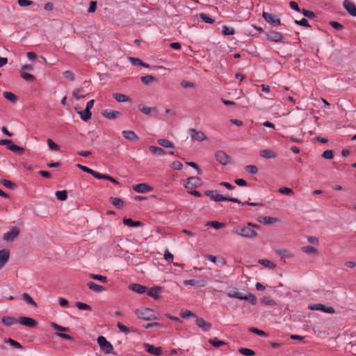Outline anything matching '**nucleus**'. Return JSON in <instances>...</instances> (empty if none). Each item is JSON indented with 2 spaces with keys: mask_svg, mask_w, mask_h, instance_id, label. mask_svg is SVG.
<instances>
[{
  "mask_svg": "<svg viewBox=\"0 0 356 356\" xmlns=\"http://www.w3.org/2000/svg\"><path fill=\"white\" fill-rule=\"evenodd\" d=\"M252 228L259 229L257 225L248 222L247 226H237L232 229V233L246 238H253L257 236V233Z\"/></svg>",
  "mask_w": 356,
  "mask_h": 356,
  "instance_id": "nucleus-1",
  "label": "nucleus"
},
{
  "mask_svg": "<svg viewBox=\"0 0 356 356\" xmlns=\"http://www.w3.org/2000/svg\"><path fill=\"white\" fill-rule=\"evenodd\" d=\"M227 296L229 298L247 300L250 302L252 305H255L257 302V298L254 294L248 293L247 294L243 295L242 293L239 292L236 288H233L230 291H227Z\"/></svg>",
  "mask_w": 356,
  "mask_h": 356,
  "instance_id": "nucleus-2",
  "label": "nucleus"
},
{
  "mask_svg": "<svg viewBox=\"0 0 356 356\" xmlns=\"http://www.w3.org/2000/svg\"><path fill=\"white\" fill-rule=\"evenodd\" d=\"M205 195L211 198V200L215 202H221V201H229L235 203H241V201L235 197H231L228 196H224L222 195L217 193L216 191H206Z\"/></svg>",
  "mask_w": 356,
  "mask_h": 356,
  "instance_id": "nucleus-3",
  "label": "nucleus"
},
{
  "mask_svg": "<svg viewBox=\"0 0 356 356\" xmlns=\"http://www.w3.org/2000/svg\"><path fill=\"white\" fill-rule=\"evenodd\" d=\"M135 314L138 318L145 321H152L157 319V316L153 309L149 308H140L135 311Z\"/></svg>",
  "mask_w": 356,
  "mask_h": 356,
  "instance_id": "nucleus-4",
  "label": "nucleus"
},
{
  "mask_svg": "<svg viewBox=\"0 0 356 356\" xmlns=\"http://www.w3.org/2000/svg\"><path fill=\"white\" fill-rule=\"evenodd\" d=\"M183 185L188 189H194L202 185L201 179L198 177H190L183 180Z\"/></svg>",
  "mask_w": 356,
  "mask_h": 356,
  "instance_id": "nucleus-5",
  "label": "nucleus"
},
{
  "mask_svg": "<svg viewBox=\"0 0 356 356\" xmlns=\"http://www.w3.org/2000/svg\"><path fill=\"white\" fill-rule=\"evenodd\" d=\"M97 343L101 348V350L106 354H110L113 350V345L106 340V339L100 336L97 338Z\"/></svg>",
  "mask_w": 356,
  "mask_h": 356,
  "instance_id": "nucleus-6",
  "label": "nucleus"
},
{
  "mask_svg": "<svg viewBox=\"0 0 356 356\" xmlns=\"http://www.w3.org/2000/svg\"><path fill=\"white\" fill-rule=\"evenodd\" d=\"M262 16L268 23L274 26H280L281 24L280 19L272 13L263 12Z\"/></svg>",
  "mask_w": 356,
  "mask_h": 356,
  "instance_id": "nucleus-7",
  "label": "nucleus"
},
{
  "mask_svg": "<svg viewBox=\"0 0 356 356\" xmlns=\"http://www.w3.org/2000/svg\"><path fill=\"white\" fill-rule=\"evenodd\" d=\"M216 160L223 165H227L230 162V156L222 150H218L216 152Z\"/></svg>",
  "mask_w": 356,
  "mask_h": 356,
  "instance_id": "nucleus-8",
  "label": "nucleus"
},
{
  "mask_svg": "<svg viewBox=\"0 0 356 356\" xmlns=\"http://www.w3.org/2000/svg\"><path fill=\"white\" fill-rule=\"evenodd\" d=\"M189 133L192 140H196L198 142H202L207 140L206 135L201 131H197L195 129H190Z\"/></svg>",
  "mask_w": 356,
  "mask_h": 356,
  "instance_id": "nucleus-9",
  "label": "nucleus"
},
{
  "mask_svg": "<svg viewBox=\"0 0 356 356\" xmlns=\"http://www.w3.org/2000/svg\"><path fill=\"white\" fill-rule=\"evenodd\" d=\"M19 234V229L17 227H13L9 232L3 234V240L11 242L13 241Z\"/></svg>",
  "mask_w": 356,
  "mask_h": 356,
  "instance_id": "nucleus-10",
  "label": "nucleus"
},
{
  "mask_svg": "<svg viewBox=\"0 0 356 356\" xmlns=\"http://www.w3.org/2000/svg\"><path fill=\"white\" fill-rule=\"evenodd\" d=\"M311 310L321 311L327 314H334L335 310L332 307H327L322 304H315L309 307Z\"/></svg>",
  "mask_w": 356,
  "mask_h": 356,
  "instance_id": "nucleus-11",
  "label": "nucleus"
},
{
  "mask_svg": "<svg viewBox=\"0 0 356 356\" xmlns=\"http://www.w3.org/2000/svg\"><path fill=\"white\" fill-rule=\"evenodd\" d=\"M343 6L351 16L356 17V6L353 2L349 0H345L343 3Z\"/></svg>",
  "mask_w": 356,
  "mask_h": 356,
  "instance_id": "nucleus-12",
  "label": "nucleus"
},
{
  "mask_svg": "<svg viewBox=\"0 0 356 356\" xmlns=\"http://www.w3.org/2000/svg\"><path fill=\"white\" fill-rule=\"evenodd\" d=\"M267 39L270 41L279 42H282L283 39L282 34L280 32L275 31H269L267 34Z\"/></svg>",
  "mask_w": 356,
  "mask_h": 356,
  "instance_id": "nucleus-13",
  "label": "nucleus"
},
{
  "mask_svg": "<svg viewBox=\"0 0 356 356\" xmlns=\"http://www.w3.org/2000/svg\"><path fill=\"white\" fill-rule=\"evenodd\" d=\"M102 114L105 118L108 120H115L121 115L119 111L111 109L104 110L102 111Z\"/></svg>",
  "mask_w": 356,
  "mask_h": 356,
  "instance_id": "nucleus-14",
  "label": "nucleus"
},
{
  "mask_svg": "<svg viewBox=\"0 0 356 356\" xmlns=\"http://www.w3.org/2000/svg\"><path fill=\"white\" fill-rule=\"evenodd\" d=\"M18 322L23 325L31 328L35 327L37 324L36 321L33 318L25 316L19 317Z\"/></svg>",
  "mask_w": 356,
  "mask_h": 356,
  "instance_id": "nucleus-15",
  "label": "nucleus"
},
{
  "mask_svg": "<svg viewBox=\"0 0 356 356\" xmlns=\"http://www.w3.org/2000/svg\"><path fill=\"white\" fill-rule=\"evenodd\" d=\"M145 350L154 355L159 356L162 354V348L161 347H154L153 345L149 343H144Z\"/></svg>",
  "mask_w": 356,
  "mask_h": 356,
  "instance_id": "nucleus-16",
  "label": "nucleus"
},
{
  "mask_svg": "<svg viewBox=\"0 0 356 356\" xmlns=\"http://www.w3.org/2000/svg\"><path fill=\"white\" fill-rule=\"evenodd\" d=\"M138 109L141 113L146 115H150L152 113L156 115L158 113V110L156 107H149L144 104H139Z\"/></svg>",
  "mask_w": 356,
  "mask_h": 356,
  "instance_id": "nucleus-17",
  "label": "nucleus"
},
{
  "mask_svg": "<svg viewBox=\"0 0 356 356\" xmlns=\"http://www.w3.org/2000/svg\"><path fill=\"white\" fill-rule=\"evenodd\" d=\"M10 258V251L8 249L0 250V270L6 265Z\"/></svg>",
  "mask_w": 356,
  "mask_h": 356,
  "instance_id": "nucleus-18",
  "label": "nucleus"
},
{
  "mask_svg": "<svg viewBox=\"0 0 356 356\" xmlns=\"http://www.w3.org/2000/svg\"><path fill=\"white\" fill-rule=\"evenodd\" d=\"M196 325L204 331H208L211 328V324L210 323L207 322L202 318L200 317L196 318Z\"/></svg>",
  "mask_w": 356,
  "mask_h": 356,
  "instance_id": "nucleus-19",
  "label": "nucleus"
},
{
  "mask_svg": "<svg viewBox=\"0 0 356 356\" xmlns=\"http://www.w3.org/2000/svg\"><path fill=\"white\" fill-rule=\"evenodd\" d=\"M129 289L137 293L143 294L146 293L147 287L140 284H131Z\"/></svg>",
  "mask_w": 356,
  "mask_h": 356,
  "instance_id": "nucleus-20",
  "label": "nucleus"
},
{
  "mask_svg": "<svg viewBox=\"0 0 356 356\" xmlns=\"http://www.w3.org/2000/svg\"><path fill=\"white\" fill-rule=\"evenodd\" d=\"M161 292V288L157 286L151 287L147 291H146L147 294L154 299L159 298Z\"/></svg>",
  "mask_w": 356,
  "mask_h": 356,
  "instance_id": "nucleus-21",
  "label": "nucleus"
},
{
  "mask_svg": "<svg viewBox=\"0 0 356 356\" xmlns=\"http://www.w3.org/2000/svg\"><path fill=\"white\" fill-rule=\"evenodd\" d=\"M134 190L137 193H146L151 191L152 188L147 184H138L134 186Z\"/></svg>",
  "mask_w": 356,
  "mask_h": 356,
  "instance_id": "nucleus-22",
  "label": "nucleus"
},
{
  "mask_svg": "<svg viewBox=\"0 0 356 356\" xmlns=\"http://www.w3.org/2000/svg\"><path fill=\"white\" fill-rule=\"evenodd\" d=\"M207 282L205 280H187L184 281V284L191 285V286H197L199 287H203L206 285Z\"/></svg>",
  "mask_w": 356,
  "mask_h": 356,
  "instance_id": "nucleus-23",
  "label": "nucleus"
},
{
  "mask_svg": "<svg viewBox=\"0 0 356 356\" xmlns=\"http://www.w3.org/2000/svg\"><path fill=\"white\" fill-rule=\"evenodd\" d=\"M87 286L90 290H92L96 293H102V292L106 291V288L104 286H101L98 284H96L93 282H88Z\"/></svg>",
  "mask_w": 356,
  "mask_h": 356,
  "instance_id": "nucleus-24",
  "label": "nucleus"
},
{
  "mask_svg": "<svg viewBox=\"0 0 356 356\" xmlns=\"http://www.w3.org/2000/svg\"><path fill=\"white\" fill-rule=\"evenodd\" d=\"M259 155L266 159H275L277 155L270 149H262L259 152Z\"/></svg>",
  "mask_w": 356,
  "mask_h": 356,
  "instance_id": "nucleus-25",
  "label": "nucleus"
},
{
  "mask_svg": "<svg viewBox=\"0 0 356 356\" xmlns=\"http://www.w3.org/2000/svg\"><path fill=\"white\" fill-rule=\"evenodd\" d=\"M258 221L264 225H271L274 222H277L278 219L276 218L269 216H261L258 218Z\"/></svg>",
  "mask_w": 356,
  "mask_h": 356,
  "instance_id": "nucleus-26",
  "label": "nucleus"
},
{
  "mask_svg": "<svg viewBox=\"0 0 356 356\" xmlns=\"http://www.w3.org/2000/svg\"><path fill=\"white\" fill-rule=\"evenodd\" d=\"M113 96L118 102H130L131 101L128 96L122 93H114Z\"/></svg>",
  "mask_w": 356,
  "mask_h": 356,
  "instance_id": "nucleus-27",
  "label": "nucleus"
},
{
  "mask_svg": "<svg viewBox=\"0 0 356 356\" xmlns=\"http://www.w3.org/2000/svg\"><path fill=\"white\" fill-rule=\"evenodd\" d=\"M122 136L129 140H136L138 139V136L133 131H123Z\"/></svg>",
  "mask_w": 356,
  "mask_h": 356,
  "instance_id": "nucleus-28",
  "label": "nucleus"
},
{
  "mask_svg": "<svg viewBox=\"0 0 356 356\" xmlns=\"http://www.w3.org/2000/svg\"><path fill=\"white\" fill-rule=\"evenodd\" d=\"M275 252L282 258H292L293 257V253L286 249H277Z\"/></svg>",
  "mask_w": 356,
  "mask_h": 356,
  "instance_id": "nucleus-29",
  "label": "nucleus"
},
{
  "mask_svg": "<svg viewBox=\"0 0 356 356\" xmlns=\"http://www.w3.org/2000/svg\"><path fill=\"white\" fill-rule=\"evenodd\" d=\"M109 200H110L111 203L113 206H115L116 208L122 209L123 207L124 203H123L122 200H121L120 198L115 197H111L109 198Z\"/></svg>",
  "mask_w": 356,
  "mask_h": 356,
  "instance_id": "nucleus-30",
  "label": "nucleus"
},
{
  "mask_svg": "<svg viewBox=\"0 0 356 356\" xmlns=\"http://www.w3.org/2000/svg\"><path fill=\"white\" fill-rule=\"evenodd\" d=\"M301 250L307 254L317 255L318 254V250L312 246H303L301 248Z\"/></svg>",
  "mask_w": 356,
  "mask_h": 356,
  "instance_id": "nucleus-31",
  "label": "nucleus"
},
{
  "mask_svg": "<svg viewBox=\"0 0 356 356\" xmlns=\"http://www.w3.org/2000/svg\"><path fill=\"white\" fill-rule=\"evenodd\" d=\"M1 322L6 326H10L18 322V321L11 316H3L1 319Z\"/></svg>",
  "mask_w": 356,
  "mask_h": 356,
  "instance_id": "nucleus-32",
  "label": "nucleus"
},
{
  "mask_svg": "<svg viewBox=\"0 0 356 356\" xmlns=\"http://www.w3.org/2000/svg\"><path fill=\"white\" fill-rule=\"evenodd\" d=\"M78 113L79 114L81 119L86 122L90 120L92 116L91 111L86 108L84 111H78Z\"/></svg>",
  "mask_w": 356,
  "mask_h": 356,
  "instance_id": "nucleus-33",
  "label": "nucleus"
},
{
  "mask_svg": "<svg viewBox=\"0 0 356 356\" xmlns=\"http://www.w3.org/2000/svg\"><path fill=\"white\" fill-rule=\"evenodd\" d=\"M123 223L130 227L141 226L140 221H133L131 218H124Z\"/></svg>",
  "mask_w": 356,
  "mask_h": 356,
  "instance_id": "nucleus-34",
  "label": "nucleus"
},
{
  "mask_svg": "<svg viewBox=\"0 0 356 356\" xmlns=\"http://www.w3.org/2000/svg\"><path fill=\"white\" fill-rule=\"evenodd\" d=\"M149 149L154 155L163 156L165 154V152L159 147L149 146Z\"/></svg>",
  "mask_w": 356,
  "mask_h": 356,
  "instance_id": "nucleus-35",
  "label": "nucleus"
},
{
  "mask_svg": "<svg viewBox=\"0 0 356 356\" xmlns=\"http://www.w3.org/2000/svg\"><path fill=\"white\" fill-rule=\"evenodd\" d=\"M157 143L159 145H160L162 147H166V148H174L173 143L170 141L169 140L161 138L157 140Z\"/></svg>",
  "mask_w": 356,
  "mask_h": 356,
  "instance_id": "nucleus-36",
  "label": "nucleus"
},
{
  "mask_svg": "<svg viewBox=\"0 0 356 356\" xmlns=\"http://www.w3.org/2000/svg\"><path fill=\"white\" fill-rule=\"evenodd\" d=\"M72 97L76 100L83 98L85 97L83 88H79L74 90L72 92Z\"/></svg>",
  "mask_w": 356,
  "mask_h": 356,
  "instance_id": "nucleus-37",
  "label": "nucleus"
},
{
  "mask_svg": "<svg viewBox=\"0 0 356 356\" xmlns=\"http://www.w3.org/2000/svg\"><path fill=\"white\" fill-rule=\"evenodd\" d=\"M3 97L12 103H15L17 101V96L11 92H4L3 93Z\"/></svg>",
  "mask_w": 356,
  "mask_h": 356,
  "instance_id": "nucleus-38",
  "label": "nucleus"
},
{
  "mask_svg": "<svg viewBox=\"0 0 356 356\" xmlns=\"http://www.w3.org/2000/svg\"><path fill=\"white\" fill-rule=\"evenodd\" d=\"M7 148L12 151V152H16L19 154H23L24 152V149L22 147H20V146H18L17 145H9L8 147H7Z\"/></svg>",
  "mask_w": 356,
  "mask_h": 356,
  "instance_id": "nucleus-39",
  "label": "nucleus"
},
{
  "mask_svg": "<svg viewBox=\"0 0 356 356\" xmlns=\"http://www.w3.org/2000/svg\"><path fill=\"white\" fill-rule=\"evenodd\" d=\"M259 263L270 269H273L276 267V264L268 259H259Z\"/></svg>",
  "mask_w": 356,
  "mask_h": 356,
  "instance_id": "nucleus-40",
  "label": "nucleus"
},
{
  "mask_svg": "<svg viewBox=\"0 0 356 356\" xmlns=\"http://www.w3.org/2000/svg\"><path fill=\"white\" fill-rule=\"evenodd\" d=\"M1 184L3 185L5 187L9 188V189H15L16 188L17 186L15 183L8 180V179H1L0 181Z\"/></svg>",
  "mask_w": 356,
  "mask_h": 356,
  "instance_id": "nucleus-41",
  "label": "nucleus"
},
{
  "mask_svg": "<svg viewBox=\"0 0 356 356\" xmlns=\"http://www.w3.org/2000/svg\"><path fill=\"white\" fill-rule=\"evenodd\" d=\"M141 81L145 84H150L151 83L156 81V79L152 75H146L140 78Z\"/></svg>",
  "mask_w": 356,
  "mask_h": 356,
  "instance_id": "nucleus-42",
  "label": "nucleus"
},
{
  "mask_svg": "<svg viewBox=\"0 0 356 356\" xmlns=\"http://www.w3.org/2000/svg\"><path fill=\"white\" fill-rule=\"evenodd\" d=\"M22 299L29 305H31L33 307H37V304L33 300V298L28 293L22 294Z\"/></svg>",
  "mask_w": 356,
  "mask_h": 356,
  "instance_id": "nucleus-43",
  "label": "nucleus"
},
{
  "mask_svg": "<svg viewBox=\"0 0 356 356\" xmlns=\"http://www.w3.org/2000/svg\"><path fill=\"white\" fill-rule=\"evenodd\" d=\"M90 277L92 280H98L102 283H106L107 282V277L106 276H103L101 275H96V274H90Z\"/></svg>",
  "mask_w": 356,
  "mask_h": 356,
  "instance_id": "nucleus-44",
  "label": "nucleus"
},
{
  "mask_svg": "<svg viewBox=\"0 0 356 356\" xmlns=\"http://www.w3.org/2000/svg\"><path fill=\"white\" fill-rule=\"evenodd\" d=\"M209 342L215 347H220L226 344L225 342L219 340L217 337L209 339Z\"/></svg>",
  "mask_w": 356,
  "mask_h": 356,
  "instance_id": "nucleus-45",
  "label": "nucleus"
},
{
  "mask_svg": "<svg viewBox=\"0 0 356 356\" xmlns=\"http://www.w3.org/2000/svg\"><path fill=\"white\" fill-rule=\"evenodd\" d=\"M238 352L243 355L245 356H254L255 355V352L251 349L245 348H240L238 349Z\"/></svg>",
  "mask_w": 356,
  "mask_h": 356,
  "instance_id": "nucleus-46",
  "label": "nucleus"
},
{
  "mask_svg": "<svg viewBox=\"0 0 356 356\" xmlns=\"http://www.w3.org/2000/svg\"><path fill=\"white\" fill-rule=\"evenodd\" d=\"M56 196L58 200L65 201L67 197V193L66 191H59L56 192Z\"/></svg>",
  "mask_w": 356,
  "mask_h": 356,
  "instance_id": "nucleus-47",
  "label": "nucleus"
},
{
  "mask_svg": "<svg viewBox=\"0 0 356 356\" xmlns=\"http://www.w3.org/2000/svg\"><path fill=\"white\" fill-rule=\"evenodd\" d=\"M261 302L266 305L275 306L276 302L270 297H264L261 299Z\"/></svg>",
  "mask_w": 356,
  "mask_h": 356,
  "instance_id": "nucleus-48",
  "label": "nucleus"
},
{
  "mask_svg": "<svg viewBox=\"0 0 356 356\" xmlns=\"http://www.w3.org/2000/svg\"><path fill=\"white\" fill-rule=\"evenodd\" d=\"M51 326L53 329H54L55 330H57V331H60V332H69L70 331L69 327L60 326L56 323H51Z\"/></svg>",
  "mask_w": 356,
  "mask_h": 356,
  "instance_id": "nucleus-49",
  "label": "nucleus"
},
{
  "mask_svg": "<svg viewBox=\"0 0 356 356\" xmlns=\"http://www.w3.org/2000/svg\"><path fill=\"white\" fill-rule=\"evenodd\" d=\"M246 172L251 175H255L258 172V168L254 165H248L245 167Z\"/></svg>",
  "mask_w": 356,
  "mask_h": 356,
  "instance_id": "nucleus-50",
  "label": "nucleus"
},
{
  "mask_svg": "<svg viewBox=\"0 0 356 356\" xmlns=\"http://www.w3.org/2000/svg\"><path fill=\"white\" fill-rule=\"evenodd\" d=\"M76 307L80 310H86V311L91 310V307L90 305H88L86 303L81 302H76Z\"/></svg>",
  "mask_w": 356,
  "mask_h": 356,
  "instance_id": "nucleus-51",
  "label": "nucleus"
},
{
  "mask_svg": "<svg viewBox=\"0 0 356 356\" xmlns=\"http://www.w3.org/2000/svg\"><path fill=\"white\" fill-rule=\"evenodd\" d=\"M235 33V31L233 28H229L227 26H223L222 33L224 35H234Z\"/></svg>",
  "mask_w": 356,
  "mask_h": 356,
  "instance_id": "nucleus-52",
  "label": "nucleus"
},
{
  "mask_svg": "<svg viewBox=\"0 0 356 356\" xmlns=\"http://www.w3.org/2000/svg\"><path fill=\"white\" fill-rule=\"evenodd\" d=\"M278 191L280 193L284 194V195H293V190L291 188H288V187L280 188Z\"/></svg>",
  "mask_w": 356,
  "mask_h": 356,
  "instance_id": "nucleus-53",
  "label": "nucleus"
},
{
  "mask_svg": "<svg viewBox=\"0 0 356 356\" xmlns=\"http://www.w3.org/2000/svg\"><path fill=\"white\" fill-rule=\"evenodd\" d=\"M200 17L205 23L212 24L214 22V20L211 17H210L209 15H207L205 13H200Z\"/></svg>",
  "mask_w": 356,
  "mask_h": 356,
  "instance_id": "nucleus-54",
  "label": "nucleus"
},
{
  "mask_svg": "<svg viewBox=\"0 0 356 356\" xmlns=\"http://www.w3.org/2000/svg\"><path fill=\"white\" fill-rule=\"evenodd\" d=\"M21 76L26 81H34L35 80V77L27 72H21Z\"/></svg>",
  "mask_w": 356,
  "mask_h": 356,
  "instance_id": "nucleus-55",
  "label": "nucleus"
},
{
  "mask_svg": "<svg viewBox=\"0 0 356 356\" xmlns=\"http://www.w3.org/2000/svg\"><path fill=\"white\" fill-rule=\"evenodd\" d=\"M47 144L50 149L53 151L59 150V146L56 145L51 139H47Z\"/></svg>",
  "mask_w": 356,
  "mask_h": 356,
  "instance_id": "nucleus-56",
  "label": "nucleus"
},
{
  "mask_svg": "<svg viewBox=\"0 0 356 356\" xmlns=\"http://www.w3.org/2000/svg\"><path fill=\"white\" fill-rule=\"evenodd\" d=\"M301 13H302V15L306 17H308L309 19H313L315 17V14L314 12L311 11V10H307V9H305L303 8L302 10H301Z\"/></svg>",
  "mask_w": 356,
  "mask_h": 356,
  "instance_id": "nucleus-57",
  "label": "nucleus"
},
{
  "mask_svg": "<svg viewBox=\"0 0 356 356\" xmlns=\"http://www.w3.org/2000/svg\"><path fill=\"white\" fill-rule=\"evenodd\" d=\"M63 76L65 79L71 81L74 80V74L72 71L70 70L65 71L63 72Z\"/></svg>",
  "mask_w": 356,
  "mask_h": 356,
  "instance_id": "nucleus-58",
  "label": "nucleus"
},
{
  "mask_svg": "<svg viewBox=\"0 0 356 356\" xmlns=\"http://www.w3.org/2000/svg\"><path fill=\"white\" fill-rule=\"evenodd\" d=\"M295 23L302 26L310 27L308 20L305 18H302L300 20H295Z\"/></svg>",
  "mask_w": 356,
  "mask_h": 356,
  "instance_id": "nucleus-59",
  "label": "nucleus"
},
{
  "mask_svg": "<svg viewBox=\"0 0 356 356\" xmlns=\"http://www.w3.org/2000/svg\"><path fill=\"white\" fill-rule=\"evenodd\" d=\"M180 315L184 318H188L189 317H195V314L194 313H193L188 310L181 311L180 313Z\"/></svg>",
  "mask_w": 356,
  "mask_h": 356,
  "instance_id": "nucleus-60",
  "label": "nucleus"
},
{
  "mask_svg": "<svg viewBox=\"0 0 356 356\" xmlns=\"http://www.w3.org/2000/svg\"><path fill=\"white\" fill-rule=\"evenodd\" d=\"M249 331L252 332V333H255L259 336H261V337H266L267 334L265 332H264L263 330H259L256 327H250L249 329Z\"/></svg>",
  "mask_w": 356,
  "mask_h": 356,
  "instance_id": "nucleus-61",
  "label": "nucleus"
},
{
  "mask_svg": "<svg viewBox=\"0 0 356 356\" xmlns=\"http://www.w3.org/2000/svg\"><path fill=\"white\" fill-rule=\"evenodd\" d=\"M56 335L59 337L60 338L63 339H65L70 341H74V339L69 334H65V333H60L57 332L56 333Z\"/></svg>",
  "mask_w": 356,
  "mask_h": 356,
  "instance_id": "nucleus-62",
  "label": "nucleus"
},
{
  "mask_svg": "<svg viewBox=\"0 0 356 356\" xmlns=\"http://www.w3.org/2000/svg\"><path fill=\"white\" fill-rule=\"evenodd\" d=\"M6 342L9 343L12 346H13L16 348H18V349L22 348V345L19 342H17L12 339H8V340H6Z\"/></svg>",
  "mask_w": 356,
  "mask_h": 356,
  "instance_id": "nucleus-63",
  "label": "nucleus"
},
{
  "mask_svg": "<svg viewBox=\"0 0 356 356\" xmlns=\"http://www.w3.org/2000/svg\"><path fill=\"white\" fill-rule=\"evenodd\" d=\"M330 26H332L334 29L340 31L342 30L343 26L340 23L335 22V21H331L329 23Z\"/></svg>",
  "mask_w": 356,
  "mask_h": 356,
  "instance_id": "nucleus-64",
  "label": "nucleus"
}]
</instances>
